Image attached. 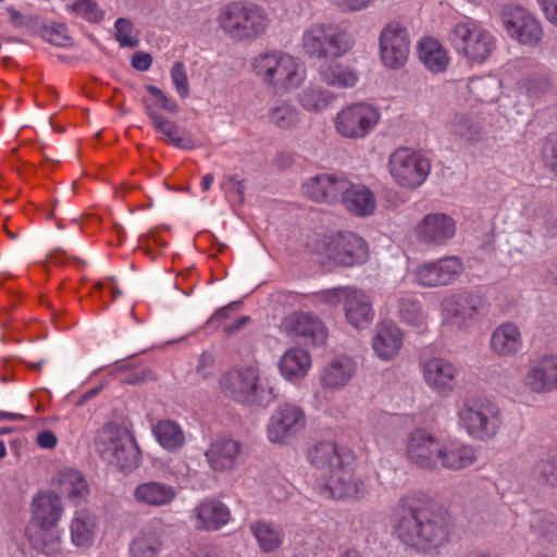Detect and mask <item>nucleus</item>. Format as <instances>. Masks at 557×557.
<instances>
[{
    "label": "nucleus",
    "instance_id": "f257e3e1",
    "mask_svg": "<svg viewBox=\"0 0 557 557\" xmlns=\"http://www.w3.org/2000/svg\"><path fill=\"white\" fill-rule=\"evenodd\" d=\"M307 460L315 471L313 488L329 499H359L366 493L363 481L356 476L350 451L332 441L313 444Z\"/></svg>",
    "mask_w": 557,
    "mask_h": 557
},
{
    "label": "nucleus",
    "instance_id": "f03ea898",
    "mask_svg": "<svg viewBox=\"0 0 557 557\" xmlns=\"http://www.w3.org/2000/svg\"><path fill=\"white\" fill-rule=\"evenodd\" d=\"M251 69L259 82L277 95L299 89L307 79L305 64L283 50H269L252 58Z\"/></svg>",
    "mask_w": 557,
    "mask_h": 557
},
{
    "label": "nucleus",
    "instance_id": "7ed1b4c3",
    "mask_svg": "<svg viewBox=\"0 0 557 557\" xmlns=\"http://www.w3.org/2000/svg\"><path fill=\"white\" fill-rule=\"evenodd\" d=\"M62 516V502L55 493L39 492L34 496L26 535L36 549L49 557L60 552L61 531L58 524Z\"/></svg>",
    "mask_w": 557,
    "mask_h": 557
},
{
    "label": "nucleus",
    "instance_id": "20e7f679",
    "mask_svg": "<svg viewBox=\"0 0 557 557\" xmlns=\"http://www.w3.org/2000/svg\"><path fill=\"white\" fill-rule=\"evenodd\" d=\"M221 388L237 403L268 407L276 398L271 380L257 362L232 368L220 379Z\"/></svg>",
    "mask_w": 557,
    "mask_h": 557
},
{
    "label": "nucleus",
    "instance_id": "39448f33",
    "mask_svg": "<svg viewBox=\"0 0 557 557\" xmlns=\"http://www.w3.org/2000/svg\"><path fill=\"white\" fill-rule=\"evenodd\" d=\"M458 425L475 441L488 442L503 428L504 419L499 406L486 397H467L457 405Z\"/></svg>",
    "mask_w": 557,
    "mask_h": 557
},
{
    "label": "nucleus",
    "instance_id": "423d86ee",
    "mask_svg": "<svg viewBox=\"0 0 557 557\" xmlns=\"http://www.w3.org/2000/svg\"><path fill=\"white\" fill-rule=\"evenodd\" d=\"M476 459L472 445L459 442L445 444L434 433L420 430V468L459 471L471 467Z\"/></svg>",
    "mask_w": 557,
    "mask_h": 557
},
{
    "label": "nucleus",
    "instance_id": "0eeeda50",
    "mask_svg": "<svg viewBox=\"0 0 557 557\" xmlns=\"http://www.w3.org/2000/svg\"><path fill=\"white\" fill-rule=\"evenodd\" d=\"M355 44L346 29L331 23H315L302 33L301 46L306 55L312 59H338L347 54Z\"/></svg>",
    "mask_w": 557,
    "mask_h": 557
},
{
    "label": "nucleus",
    "instance_id": "6e6552de",
    "mask_svg": "<svg viewBox=\"0 0 557 557\" xmlns=\"http://www.w3.org/2000/svg\"><path fill=\"white\" fill-rule=\"evenodd\" d=\"M312 249L322 265L355 267L368 258L366 242L350 232L324 236Z\"/></svg>",
    "mask_w": 557,
    "mask_h": 557
},
{
    "label": "nucleus",
    "instance_id": "1a4fd4ad",
    "mask_svg": "<svg viewBox=\"0 0 557 557\" xmlns=\"http://www.w3.org/2000/svg\"><path fill=\"white\" fill-rule=\"evenodd\" d=\"M449 38L457 53L474 63H483L496 46L495 36L474 20L457 23Z\"/></svg>",
    "mask_w": 557,
    "mask_h": 557
},
{
    "label": "nucleus",
    "instance_id": "9d476101",
    "mask_svg": "<svg viewBox=\"0 0 557 557\" xmlns=\"http://www.w3.org/2000/svg\"><path fill=\"white\" fill-rule=\"evenodd\" d=\"M381 112L376 104L356 101L344 106L333 120L335 132L345 139H363L379 124Z\"/></svg>",
    "mask_w": 557,
    "mask_h": 557
},
{
    "label": "nucleus",
    "instance_id": "9b49d317",
    "mask_svg": "<svg viewBox=\"0 0 557 557\" xmlns=\"http://www.w3.org/2000/svg\"><path fill=\"white\" fill-rule=\"evenodd\" d=\"M420 549L436 550L448 542L451 527L448 511L431 496L420 498Z\"/></svg>",
    "mask_w": 557,
    "mask_h": 557
},
{
    "label": "nucleus",
    "instance_id": "f8f14e48",
    "mask_svg": "<svg viewBox=\"0 0 557 557\" xmlns=\"http://www.w3.org/2000/svg\"><path fill=\"white\" fill-rule=\"evenodd\" d=\"M101 457L110 465L125 471H132L139 465V453L132 437L121 429L107 425L97 438Z\"/></svg>",
    "mask_w": 557,
    "mask_h": 557
},
{
    "label": "nucleus",
    "instance_id": "ddd939ff",
    "mask_svg": "<svg viewBox=\"0 0 557 557\" xmlns=\"http://www.w3.org/2000/svg\"><path fill=\"white\" fill-rule=\"evenodd\" d=\"M499 21L507 36L520 45L533 48L543 39L541 22L521 5L505 4L499 12Z\"/></svg>",
    "mask_w": 557,
    "mask_h": 557
},
{
    "label": "nucleus",
    "instance_id": "4468645a",
    "mask_svg": "<svg viewBox=\"0 0 557 557\" xmlns=\"http://www.w3.org/2000/svg\"><path fill=\"white\" fill-rule=\"evenodd\" d=\"M306 426L304 410L289 403L280 404L267 424V437L272 444H286Z\"/></svg>",
    "mask_w": 557,
    "mask_h": 557
},
{
    "label": "nucleus",
    "instance_id": "2eb2a0df",
    "mask_svg": "<svg viewBox=\"0 0 557 557\" xmlns=\"http://www.w3.org/2000/svg\"><path fill=\"white\" fill-rule=\"evenodd\" d=\"M283 332L305 345L322 346L327 339V327L317 315L309 312H293L282 321Z\"/></svg>",
    "mask_w": 557,
    "mask_h": 557
},
{
    "label": "nucleus",
    "instance_id": "dca6fc26",
    "mask_svg": "<svg viewBox=\"0 0 557 557\" xmlns=\"http://www.w3.org/2000/svg\"><path fill=\"white\" fill-rule=\"evenodd\" d=\"M523 386L537 395L557 389V355L544 354L531 359L522 377Z\"/></svg>",
    "mask_w": 557,
    "mask_h": 557
},
{
    "label": "nucleus",
    "instance_id": "f3484780",
    "mask_svg": "<svg viewBox=\"0 0 557 557\" xmlns=\"http://www.w3.org/2000/svg\"><path fill=\"white\" fill-rule=\"evenodd\" d=\"M410 40L407 28L398 23L388 24L381 32L380 57L389 69L403 67L409 55Z\"/></svg>",
    "mask_w": 557,
    "mask_h": 557
},
{
    "label": "nucleus",
    "instance_id": "a211bd4d",
    "mask_svg": "<svg viewBox=\"0 0 557 557\" xmlns=\"http://www.w3.org/2000/svg\"><path fill=\"white\" fill-rule=\"evenodd\" d=\"M392 527L399 541L409 547L418 539V496L410 493L403 496L392 513Z\"/></svg>",
    "mask_w": 557,
    "mask_h": 557
},
{
    "label": "nucleus",
    "instance_id": "6ab92c4d",
    "mask_svg": "<svg viewBox=\"0 0 557 557\" xmlns=\"http://www.w3.org/2000/svg\"><path fill=\"white\" fill-rule=\"evenodd\" d=\"M347 186V177L344 175L322 173L306 180L302 183V193L311 200L335 203L339 201L343 189Z\"/></svg>",
    "mask_w": 557,
    "mask_h": 557
},
{
    "label": "nucleus",
    "instance_id": "aec40b11",
    "mask_svg": "<svg viewBox=\"0 0 557 557\" xmlns=\"http://www.w3.org/2000/svg\"><path fill=\"white\" fill-rule=\"evenodd\" d=\"M178 495V488L163 481L148 480L138 483L132 491L133 500L141 507L170 506Z\"/></svg>",
    "mask_w": 557,
    "mask_h": 557
},
{
    "label": "nucleus",
    "instance_id": "412c9836",
    "mask_svg": "<svg viewBox=\"0 0 557 557\" xmlns=\"http://www.w3.org/2000/svg\"><path fill=\"white\" fill-rule=\"evenodd\" d=\"M164 527L152 519L138 530L128 546L129 557H158L163 550Z\"/></svg>",
    "mask_w": 557,
    "mask_h": 557
},
{
    "label": "nucleus",
    "instance_id": "4be33fe9",
    "mask_svg": "<svg viewBox=\"0 0 557 557\" xmlns=\"http://www.w3.org/2000/svg\"><path fill=\"white\" fill-rule=\"evenodd\" d=\"M205 455L212 470L232 471L242 461V445L232 437H218L210 444Z\"/></svg>",
    "mask_w": 557,
    "mask_h": 557
},
{
    "label": "nucleus",
    "instance_id": "5701e85b",
    "mask_svg": "<svg viewBox=\"0 0 557 557\" xmlns=\"http://www.w3.org/2000/svg\"><path fill=\"white\" fill-rule=\"evenodd\" d=\"M459 375L460 370L443 358H433L423 367L425 383L442 395H448L454 391Z\"/></svg>",
    "mask_w": 557,
    "mask_h": 557
},
{
    "label": "nucleus",
    "instance_id": "b1692460",
    "mask_svg": "<svg viewBox=\"0 0 557 557\" xmlns=\"http://www.w3.org/2000/svg\"><path fill=\"white\" fill-rule=\"evenodd\" d=\"M463 271L460 258L446 257L420 267V285L433 287L446 285L456 280Z\"/></svg>",
    "mask_w": 557,
    "mask_h": 557
},
{
    "label": "nucleus",
    "instance_id": "393cba45",
    "mask_svg": "<svg viewBox=\"0 0 557 557\" xmlns=\"http://www.w3.org/2000/svg\"><path fill=\"white\" fill-rule=\"evenodd\" d=\"M321 83L336 89H351L357 86L360 74L349 63L338 62L335 59L326 60L318 67Z\"/></svg>",
    "mask_w": 557,
    "mask_h": 557
},
{
    "label": "nucleus",
    "instance_id": "a878e982",
    "mask_svg": "<svg viewBox=\"0 0 557 557\" xmlns=\"http://www.w3.org/2000/svg\"><path fill=\"white\" fill-rule=\"evenodd\" d=\"M523 336L518 324L504 322L492 332L490 349L498 357H515L523 349Z\"/></svg>",
    "mask_w": 557,
    "mask_h": 557
},
{
    "label": "nucleus",
    "instance_id": "bb28decb",
    "mask_svg": "<svg viewBox=\"0 0 557 557\" xmlns=\"http://www.w3.org/2000/svg\"><path fill=\"white\" fill-rule=\"evenodd\" d=\"M347 322L356 329H366L374 318L371 297L361 289L350 287L343 305Z\"/></svg>",
    "mask_w": 557,
    "mask_h": 557
},
{
    "label": "nucleus",
    "instance_id": "cd10ccee",
    "mask_svg": "<svg viewBox=\"0 0 557 557\" xmlns=\"http://www.w3.org/2000/svg\"><path fill=\"white\" fill-rule=\"evenodd\" d=\"M389 172L397 184L414 186L418 178V151L409 147L396 149L389 157Z\"/></svg>",
    "mask_w": 557,
    "mask_h": 557
},
{
    "label": "nucleus",
    "instance_id": "c85d7f7f",
    "mask_svg": "<svg viewBox=\"0 0 557 557\" xmlns=\"http://www.w3.org/2000/svg\"><path fill=\"white\" fill-rule=\"evenodd\" d=\"M403 346V333L392 321L380 322L372 337V348L381 360H391Z\"/></svg>",
    "mask_w": 557,
    "mask_h": 557
},
{
    "label": "nucleus",
    "instance_id": "c756f323",
    "mask_svg": "<svg viewBox=\"0 0 557 557\" xmlns=\"http://www.w3.org/2000/svg\"><path fill=\"white\" fill-rule=\"evenodd\" d=\"M195 527L200 530L215 531L231 520V510L222 502L207 499L194 509Z\"/></svg>",
    "mask_w": 557,
    "mask_h": 557
},
{
    "label": "nucleus",
    "instance_id": "7c9ffc66",
    "mask_svg": "<svg viewBox=\"0 0 557 557\" xmlns=\"http://www.w3.org/2000/svg\"><path fill=\"white\" fill-rule=\"evenodd\" d=\"M347 187L343 189L339 201L355 215H371L375 210V197L372 191L361 184H356L347 178Z\"/></svg>",
    "mask_w": 557,
    "mask_h": 557
},
{
    "label": "nucleus",
    "instance_id": "2f4dec72",
    "mask_svg": "<svg viewBox=\"0 0 557 557\" xmlns=\"http://www.w3.org/2000/svg\"><path fill=\"white\" fill-rule=\"evenodd\" d=\"M71 542L79 548L90 547L98 535V521L95 513L87 509L74 512L70 523Z\"/></svg>",
    "mask_w": 557,
    "mask_h": 557
},
{
    "label": "nucleus",
    "instance_id": "473e14b6",
    "mask_svg": "<svg viewBox=\"0 0 557 557\" xmlns=\"http://www.w3.org/2000/svg\"><path fill=\"white\" fill-rule=\"evenodd\" d=\"M147 115L152 122L156 131L161 133L164 139L174 147L185 150L194 149L198 146L196 139L186 131L180 129L178 126L159 114L147 103Z\"/></svg>",
    "mask_w": 557,
    "mask_h": 557
},
{
    "label": "nucleus",
    "instance_id": "72a5a7b5",
    "mask_svg": "<svg viewBox=\"0 0 557 557\" xmlns=\"http://www.w3.org/2000/svg\"><path fill=\"white\" fill-rule=\"evenodd\" d=\"M356 372V363L346 356L332 359L321 371L320 382L326 389L336 391L345 387Z\"/></svg>",
    "mask_w": 557,
    "mask_h": 557
},
{
    "label": "nucleus",
    "instance_id": "f704fd0d",
    "mask_svg": "<svg viewBox=\"0 0 557 557\" xmlns=\"http://www.w3.org/2000/svg\"><path fill=\"white\" fill-rule=\"evenodd\" d=\"M311 366L312 359L310 352L299 347L287 349L278 361L281 375L289 382L304 379L309 373Z\"/></svg>",
    "mask_w": 557,
    "mask_h": 557
},
{
    "label": "nucleus",
    "instance_id": "c9c22d12",
    "mask_svg": "<svg viewBox=\"0 0 557 557\" xmlns=\"http://www.w3.org/2000/svg\"><path fill=\"white\" fill-rule=\"evenodd\" d=\"M270 24L269 14L255 3H244L238 40H253L262 36Z\"/></svg>",
    "mask_w": 557,
    "mask_h": 557
},
{
    "label": "nucleus",
    "instance_id": "e433bc0d",
    "mask_svg": "<svg viewBox=\"0 0 557 557\" xmlns=\"http://www.w3.org/2000/svg\"><path fill=\"white\" fill-rule=\"evenodd\" d=\"M455 221L444 213L429 214L423 219L422 239L435 245H442L454 237Z\"/></svg>",
    "mask_w": 557,
    "mask_h": 557
},
{
    "label": "nucleus",
    "instance_id": "4c0bfd02",
    "mask_svg": "<svg viewBox=\"0 0 557 557\" xmlns=\"http://www.w3.org/2000/svg\"><path fill=\"white\" fill-rule=\"evenodd\" d=\"M420 62L429 72L442 74L448 69L450 58L437 39L424 37L420 40Z\"/></svg>",
    "mask_w": 557,
    "mask_h": 557
},
{
    "label": "nucleus",
    "instance_id": "58836bf2",
    "mask_svg": "<svg viewBox=\"0 0 557 557\" xmlns=\"http://www.w3.org/2000/svg\"><path fill=\"white\" fill-rule=\"evenodd\" d=\"M298 104L309 113H322L336 100L333 91L320 84H309L297 97Z\"/></svg>",
    "mask_w": 557,
    "mask_h": 557
},
{
    "label": "nucleus",
    "instance_id": "ea45409f",
    "mask_svg": "<svg viewBox=\"0 0 557 557\" xmlns=\"http://www.w3.org/2000/svg\"><path fill=\"white\" fill-rule=\"evenodd\" d=\"M269 123L281 131H293L301 123L300 110L287 99L276 100L267 112Z\"/></svg>",
    "mask_w": 557,
    "mask_h": 557
},
{
    "label": "nucleus",
    "instance_id": "a19ab883",
    "mask_svg": "<svg viewBox=\"0 0 557 557\" xmlns=\"http://www.w3.org/2000/svg\"><path fill=\"white\" fill-rule=\"evenodd\" d=\"M60 492L72 503L79 504L89 495L88 483L83 473L75 469H64L58 475Z\"/></svg>",
    "mask_w": 557,
    "mask_h": 557
},
{
    "label": "nucleus",
    "instance_id": "79ce46f5",
    "mask_svg": "<svg viewBox=\"0 0 557 557\" xmlns=\"http://www.w3.org/2000/svg\"><path fill=\"white\" fill-rule=\"evenodd\" d=\"M442 310L446 318L465 322L478 314L476 299L467 293L450 295L443 300Z\"/></svg>",
    "mask_w": 557,
    "mask_h": 557
},
{
    "label": "nucleus",
    "instance_id": "37998d69",
    "mask_svg": "<svg viewBox=\"0 0 557 557\" xmlns=\"http://www.w3.org/2000/svg\"><path fill=\"white\" fill-rule=\"evenodd\" d=\"M249 529L263 553L276 550L284 541V532L281 527L270 521L258 520L251 522Z\"/></svg>",
    "mask_w": 557,
    "mask_h": 557
},
{
    "label": "nucleus",
    "instance_id": "c03bdc74",
    "mask_svg": "<svg viewBox=\"0 0 557 557\" xmlns=\"http://www.w3.org/2000/svg\"><path fill=\"white\" fill-rule=\"evenodd\" d=\"M517 86L530 99H540L554 92L553 77L548 72H535L521 78Z\"/></svg>",
    "mask_w": 557,
    "mask_h": 557
},
{
    "label": "nucleus",
    "instance_id": "a18cd8bd",
    "mask_svg": "<svg viewBox=\"0 0 557 557\" xmlns=\"http://www.w3.org/2000/svg\"><path fill=\"white\" fill-rule=\"evenodd\" d=\"M152 433L158 443L169 451L177 450L185 442L183 430L172 420L159 421L153 425Z\"/></svg>",
    "mask_w": 557,
    "mask_h": 557
},
{
    "label": "nucleus",
    "instance_id": "49530a36",
    "mask_svg": "<svg viewBox=\"0 0 557 557\" xmlns=\"http://www.w3.org/2000/svg\"><path fill=\"white\" fill-rule=\"evenodd\" d=\"M245 2H231L223 5L216 16L219 27L231 38L238 40L240 20Z\"/></svg>",
    "mask_w": 557,
    "mask_h": 557
},
{
    "label": "nucleus",
    "instance_id": "de8ad7c7",
    "mask_svg": "<svg viewBox=\"0 0 557 557\" xmlns=\"http://www.w3.org/2000/svg\"><path fill=\"white\" fill-rule=\"evenodd\" d=\"M451 131L469 143H478L484 136L483 123L478 116L456 115L451 122Z\"/></svg>",
    "mask_w": 557,
    "mask_h": 557
},
{
    "label": "nucleus",
    "instance_id": "09e8293b",
    "mask_svg": "<svg viewBox=\"0 0 557 557\" xmlns=\"http://www.w3.org/2000/svg\"><path fill=\"white\" fill-rule=\"evenodd\" d=\"M534 535L547 544L557 543V518L552 513L534 512L531 518Z\"/></svg>",
    "mask_w": 557,
    "mask_h": 557
},
{
    "label": "nucleus",
    "instance_id": "8fccbe9b",
    "mask_svg": "<svg viewBox=\"0 0 557 557\" xmlns=\"http://www.w3.org/2000/svg\"><path fill=\"white\" fill-rule=\"evenodd\" d=\"M470 91L481 102H493L499 95V84L495 78L479 77L469 84Z\"/></svg>",
    "mask_w": 557,
    "mask_h": 557
},
{
    "label": "nucleus",
    "instance_id": "3c124183",
    "mask_svg": "<svg viewBox=\"0 0 557 557\" xmlns=\"http://www.w3.org/2000/svg\"><path fill=\"white\" fill-rule=\"evenodd\" d=\"M115 38L123 48H135L139 44L138 33L134 24L124 17H120L114 23Z\"/></svg>",
    "mask_w": 557,
    "mask_h": 557
},
{
    "label": "nucleus",
    "instance_id": "603ef678",
    "mask_svg": "<svg viewBox=\"0 0 557 557\" xmlns=\"http://www.w3.org/2000/svg\"><path fill=\"white\" fill-rule=\"evenodd\" d=\"M67 8L76 15L94 23L101 21L103 17V12L95 0H77L72 4H67Z\"/></svg>",
    "mask_w": 557,
    "mask_h": 557
},
{
    "label": "nucleus",
    "instance_id": "864d4df0",
    "mask_svg": "<svg viewBox=\"0 0 557 557\" xmlns=\"http://www.w3.org/2000/svg\"><path fill=\"white\" fill-rule=\"evenodd\" d=\"M401 319L412 325L418 323V306L414 293L401 294L398 299Z\"/></svg>",
    "mask_w": 557,
    "mask_h": 557
},
{
    "label": "nucleus",
    "instance_id": "5fc2aeb1",
    "mask_svg": "<svg viewBox=\"0 0 557 557\" xmlns=\"http://www.w3.org/2000/svg\"><path fill=\"white\" fill-rule=\"evenodd\" d=\"M534 472L547 484L557 485V453L548 459L540 460Z\"/></svg>",
    "mask_w": 557,
    "mask_h": 557
},
{
    "label": "nucleus",
    "instance_id": "6e6d98bb",
    "mask_svg": "<svg viewBox=\"0 0 557 557\" xmlns=\"http://www.w3.org/2000/svg\"><path fill=\"white\" fill-rule=\"evenodd\" d=\"M147 91L149 92L150 97L152 98L151 101L145 100V107L147 108V103L152 107L154 110V107L159 106L162 109H164L168 112L176 113L178 111V106L176 102L170 100L166 95L157 86L148 85L146 87Z\"/></svg>",
    "mask_w": 557,
    "mask_h": 557
},
{
    "label": "nucleus",
    "instance_id": "4d7b16f0",
    "mask_svg": "<svg viewBox=\"0 0 557 557\" xmlns=\"http://www.w3.org/2000/svg\"><path fill=\"white\" fill-rule=\"evenodd\" d=\"M171 79L182 98H186L189 95L188 78L184 63L175 62L171 69Z\"/></svg>",
    "mask_w": 557,
    "mask_h": 557
},
{
    "label": "nucleus",
    "instance_id": "13d9d810",
    "mask_svg": "<svg viewBox=\"0 0 557 557\" xmlns=\"http://www.w3.org/2000/svg\"><path fill=\"white\" fill-rule=\"evenodd\" d=\"M544 163L557 175V134L549 135L543 145Z\"/></svg>",
    "mask_w": 557,
    "mask_h": 557
},
{
    "label": "nucleus",
    "instance_id": "bf43d9fd",
    "mask_svg": "<svg viewBox=\"0 0 557 557\" xmlns=\"http://www.w3.org/2000/svg\"><path fill=\"white\" fill-rule=\"evenodd\" d=\"M44 36L49 42L60 47L67 46L71 40L67 35V29L63 24H57L46 28Z\"/></svg>",
    "mask_w": 557,
    "mask_h": 557
},
{
    "label": "nucleus",
    "instance_id": "052dcab7",
    "mask_svg": "<svg viewBox=\"0 0 557 557\" xmlns=\"http://www.w3.org/2000/svg\"><path fill=\"white\" fill-rule=\"evenodd\" d=\"M349 289V286L326 289L319 294V298L325 305L336 307L339 304L344 305Z\"/></svg>",
    "mask_w": 557,
    "mask_h": 557
},
{
    "label": "nucleus",
    "instance_id": "680f3d73",
    "mask_svg": "<svg viewBox=\"0 0 557 557\" xmlns=\"http://www.w3.org/2000/svg\"><path fill=\"white\" fill-rule=\"evenodd\" d=\"M545 18L557 26V0H536Z\"/></svg>",
    "mask_w": 557,
    "mask_h": 557
},
{
    "label": "nucleus",
    "instance_id": "e2e57ef3",
    "mask_svg": "<svg viewBox=\"0 0 557 557\" xmlns=\"http://www.w3.org/2000/svg\"><path fill=\"white\" fill-rule=\"evenodd\" d=\"M375 0H337V7L343 11L357 12L368 9Z\"/></svg>",
    "mask_w": 557,
    "mask_h": 557
},
{
    "label": "nucleus",
    "instance_id": "0e129e2a",
    "mask_svg": "<svg viewBox=\"0 0 557 557\" xmlns=\"http://www.w3.org/2000/svg\"><path fill=\"white\" fill-rule=\"evenodd\" d=\"M36 443L40 448L51 449L55 447L58 438L52 431L47 430L37 435Z\"/></svg>",
    "mask_w": 557,
    "mask_h": 557
},
{
    "label": "nucleus",
    "instance_id": "69168bd1",
    "mask_svg": "<svg viewBox=\"0 0 557 557\" xmlns=\"http://www.w3.org/2000/svg\"><path fill=\"white\" fill-rule=\"evenodd\" d=\"M227 191L237 196V198L242 201L244 199V190L245 186L242 180H239L236 175H233L228 178L227 183Z\"/></svg>",
    "mask_w": 557,
    "mask_h": 557
},
{
    "label": "nucleus",
    "instance_id": "338daca9",
    "mask_svg": "<svg viewBox=\"0 0 557 557\" xmlns=\"http://www.w3.org/2000/svg\"><path fill=\"white\" fill-rule=\"evenodd\" d=\"M152 63V59L148 53H136L132 59V65L138 71H147Z\"/></svg>",
    "mask_w": 557,
    "mask_h": 557
},
{
    "label": "nucleus",
    "instance_id": "774afa93",
    "mask_svg": "<svg viewBox=\"0 0 557 557\" xmlns=\"http://www.w3.org/2000/svg\"><path fill=\"white\" fill-rule=\"evenodd\" d=\"M416 434V430L411 431L406 442V454L413 461L418 459V440Z\"/></svg>",
    "mask_w": 557,
    "mask_h": 557
}]
</instances>
